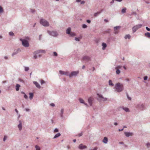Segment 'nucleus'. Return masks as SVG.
Segmentation results:
<instances>
[{"label":"nucleus","mask_w":150,"mask_h":150,"mask_svg":"<svg viewBox=\"0 0 150 150\" xmlns=\"http://www.w3.org/2000/svg\"><path fill=\"white\" fill-rule=\"evenodd\" d=\"M125 134L126 136L127 137H128L130 136H132L133 135V133L131 132H125Z\"/></svg>","instance_id":"13"},{"label":"nucleus","mask_w":150,"mask_h":150,"mask_svg":"<svg viewBox=\"0 0 150 150\" xmlns=\"http://www.w3.org/2000/svg\"><path fill=\"white\" fill-rule=\"evenodd\" d=\"M34 84L38 88H40V84L36 81H34Z\"/></svg>","instance_id":"16"},{"label":"nucleus","mask_w":150,"mask_h":150,"mask_svg":"<svg viewBox=\"0 0 150 150\" xmlns=\"http://www.w3.org/2000/svg\"><path fill=\"white\" fill-rule=\"evenodd\" d=\"M20 87V85L18 84H17L16 86V90L18 91L19 90V88Z\"/></svg>","instance_id":"22"},{"label":"nucleus","mask_w":150,"mask_h":150,"mask_svg":"<svg viewBox=\"0 0 150 150\" xmlns=\"http://www.w3.org/2000/svg\"><path fill=\"white\" fill-rule=\"evenodd\" d=\"M87 22L89 23H91V21L89 20H87Z\"/></svg>","instance_id":"50"},{"label":"nucleus","mask_w":150,"mask_h":150,"mask_svg":"<svg viewBox=\"0 0 150 150\" xmlns=\"http://www.w3.org/2000/svg\"><path fill=\"white\" fill-rule=\"evenodd\" d=\"M20 124L18 125V127L19 128V130H21L22 129V124H21V121H19Z\"/></svg>","instance_id":"18"},{"label":"nucleus","mask_w":150,"mask_h":150,"mask_svg":"<svg viewBox=\"0 0 150 150\" xmlns=\"http://www.w3.org/2000/svg\"><path fill=\"white\" fill-rule=\"evenodd\" d=\"M40 83L41 84H42L43 83H45V82L44 80H42L40 81Z\"/></svg>","instance_id":"39"},{"label":"nucleus","mask_w":150,"mask_h":150,"mask_svg":"<svg viewBox=\"0 0 150 150\" xmlns=\"http://www.w3.org/2000/svg\"><path fill=\"white\" fill-rule=\"evenodd\" d=\"M85 67V66H83V67H82V69H84Z\"/></svg>","instance_id":"63"},{"label":"nucleus","mask_w":150,"mask_h":150,"mask_svg":"<svg viewBox=\"0 0 150 150\" xmlns=\"http://www.w3.org/2000/svg\"><path fill=\"white\" fill-rule=\"evenodd\" d=\"M53 54H54V56H56L57 55V53L55 52H53Z\"/></svg>","instance_id":"36"},{"label":"nucleus","mask_w":150,"mask_h":150,"mask_svg":"<svg viewBox=\"0 0 150 150\" xmlns=\"http://www.w3.org/2000/svg\"><path fill=\"white\" fill-rule=\"evenodd\" d=\"M145 35L147 37L150 38V33L147 32L145 34Z\"/></svg>","instance_id":"20"},{"label":"nucleus","mask_w":150,"mask_h":150,"mask_svg":"<svg viewBox=\"0 0 150 150\" xmlns=\"http://www.w3.org/2000/svg\"><path fill=\"white\" fill-rule=\"evenodd\" d=\"M79 73L78 71H74L71 72L69 75L70 77H71L73 76H76Z\"/></svg>","instance_id":"6"},{"label":"nucleus","mask_w":150,"mask_h":150,"mask_svg":"<svg viewBox=\"0 0 150 150\" xmlns=\"http://www.w3.org/2000/svg\"><path fill=\"white\" fill-rule=\"evenodd\" d=\"M148 77L147 76H145L144 78V80H146L147 79Z\"/></svg>","instance_id":"40"},{"label":"nucleus","mask_w":150,"mask_h":150,"mask_svg":"<svg viewBox=\"0 0 150 150\" xmlns=\"http://www.w3.org/2000/svg\"><path fill=\"white\" fill-rule=\"evenodd\" d=\"M45 52V51L43 50H39L37 51H36L35 52L36 54L34 56V57L35 59H36L37 58L38 56L40 57L41 56V54H39V53Z\"/></svg>","instance_id":"4"},{"label":"nucleus","mask_w":150,"mask_h":150,"mask_svg":"<svg viewBox=\"0 0 150 150\" xmlns=\"http://www.w3.org/2000/svg\"><path fill=\"white\" fill-rule=\"evenodd\" d=\"M146 145L147 147H149L150 146V144L149 143H148L146 144Z\"/></svg>","instance_id":"48"},{"label":"nucleus","mask_w":150,"mask_h":150,"mask_svg":"<svg viewBox=\"0 0 150 150\" xmlns=\"http://www.w3.org/2000/svg\"><path fill=\"white\" fill-rule=\"evenodd\" d=\"M109 84L110 85L113 86L114 85L113 84L111 80H110L109 81Z\"/></svg>","instance_id":"31"},{"label":"nucleus","mask_w":150,"mask_h":150,"mask_svg":"<svg viewBox=\"0 0 150 150\" xmlns=\"http://www.w3.org/2000/svg\"><path fill=\"white\" fill-rule=\"evenodd\" d=\"M64 110L63 109H62L61 110V112L62 114H63V113Z\"/></svg>","instance_id":"53"},{"label":"nucleus","mask_w":150,"mask_h":150,"mask_svg":"<svg viewBox=\"0 0 150 150\" xmlns=\"http://www.w3.org/2000/svg\"><path fill=\"white\" fill-rule=\"evenodd\" d=\"M123 109L124 110H125L126 112H129V109L127 108H123Z\"/></svg>","instance_id":"27"},{"label":"nucleus","mask_w":150,"mask_h":150,"mask_svg":"<svg viewBox=\"0 0 150 150\" xmlns=\"http://www.w3.org/2000/svg\"><path fill=\"white\" fill-rule=\"evenodd\" d=\"M83 59L84 60L88 61L90 60V58L88 56H86L83 57Z\"/></svg>","instance_id":"15"},{"label":"nucleus","mask_w":150,"mask_h":150,"mask_svg":"<svg viewBox=\"0 0 150 150\" xmlns=\"http://www.w3.org/2000/svg\"><path fill=\"white\" fill-rule=\"evenodd\" d=\"M116 1H117L121 2L122 0H116Z\"/></svg>","instance_id":"55"},{"label":"nucleus","mask_w":150,"mask_h":150,"mask_svg":"<svg viewBox=\"0 0 150 150\" xmlns=\"http://www.w3.org/2000/svg\"><path fill=\"white\" fill-rule=\"evenodd\" d=\"M50 105L52 106H54V103H51L50 104Z\"/></svg>","instance_id":"51"},{"label":"nucleus","mask_w":150,"mask_h":150,"mask_svg":"<svg viewBox=\"0 0 150 150\" xmlns=\"http://www.w3.org/2000/svg\"><path fill=\"white\" fill-rule=\"evenodd\" d=\"M126 8H124L122 10V13H124L126 12Z\"/></svg>","instance_id":"26"},{"label":"nucleus","mask_w":150,"mask_h":150,"mask_svg":"<svg viewBox=\"0 0 150 150\" xmlns=\"http://www.w3.org/2000/svg\"><path fill=\"white\" fill-rule=\"evenodd\" d=\"M59 72L60 74L62 75H69V73L67 72H65L61 70L59 71Z\"/></svg>","instance_id":"8"},{"label":"nucleus","mask_w":150,"mask_h":150,"mask_svg":"<svg viewBox=\"0 0 150 150\" xmlns=\"http://www.w3.org/2000/svg\"><path fill=\"white\" fill-rule=\"evenodd\" d=\"M102 45L103 46V49L104 50L107 46L106 44L104 43H103Z\"/></svg>","instance_id":"23"},{"label":"nucleus","mask_w":150,"mask_h":150,"mask_svg":"<svg viewBox=\"0 0 150 150\" xmlns=\"http://www.w3.org/2000/svg\"><path fill=\"white\" fill-rule=\"evenodd\" d=\"M114 125H117V123H116V122H115V123H114Z\"/></svg>","instance_id":"59"},{"label":"nucleus","mask_w":150,"mask_h":150,"mask_svg":"<svg viewBox=\"0 0 150 150\" xmlns=\"http://www.w3.org/2000/svg\"><path fill=\"white\" fill-rule=\"evenodd\" d=\"M82 133H80L79 134H78V136L80 137L82 136Z\"/></svg>","instance_id":"49"},{"label":"nucleus","mask_w":150,"mask_h":150,"mask_svg":"<svg viewBox=\"0 0 150 150\" xmlns=\"http://www.w3.org/2000/svg\"><path fill=\"white\" fill-rule=\"evenodd\" d=\"M40 23L41 24L45 26H48L49 25V23L48 22L44 19H41Z\"/></svg>","instance_id":"2"},{"label":"nucleus","mask_w":150,"mask_h":150,"mask_svg":"<svg viewBox=\"0 0 150 150\" xmlns=\"http://www.w3.org/2000/svg\"><path fill=\"white\" fill-rule=\"evenodd\" d=\"M50 35L54 36H56L58 35L57 33L55 31H53L51 32Z\"/></svg>","instance_id":"11"},{"label":"nucleus","mask_w":150,"mask_h":150,"mask_svg":"<svg viewBox=\"0 0 150 150\" xmlns=\"http://www.w3.org/2000/svg\"><path fill=\"white\" fill-rule=\"evenodd\" d=\"M58 131V130L57 129H55L54 130V132H57Z\"/></svg>","instance_id":"41"},{"label":"nucleus","mask_w":150,"mask_h":150,"mask_svg":"<svg viewBox=\"0 0 150 150\" xmlns=\"http://www.w3.org/2000/svg\"><path fill=\"white\" fill-rule=\"evenodd\" d=\"M93 100V98H92L90 97L89 98L88 100V102L90 105H91L92 104V102Z\"/></svg>","instance_id":"12"},{"label":"nucleus","mask_w":150,"mask_h":150,"mask_svg":"<svg viewBox=\"0 0 150 150\" xmlns=\"http://www.w3.org/2000/svg\"><path fill=\"white\" fill-rule=\"evenodd\" d=\"M82 27L83 28H87V26L86 25L83 24V25Z\"/></svg>","instance_id":"37"},{"label":"nucleus","mask_w":150,"mask_h":150,"mask_svg":"<svg viewBox=\"0 0 150 150\" xmlns=\"http://www.w3.org/2000/svg\"><path fill=\"white\" fill-rule=\"evenodd\" d=\"M86 147H87V146H86L83 145L82 144H80L79 146V148L80 149H81L86 148Z\"/></svg>","instance_id":"9"},{"label":"nucleus","mask_w":150,"mask_h":150,"mask_svg":"<svg viewBox=\"0 0 150 150\" xmlns=\"http://www.w3.org/2000/svg\"><path fill=\"white\" fill-rule=\"evenodd\" d=\"M121 68V66H118L117 67H116L115 69H120Z\"/></svg>","instance_id":"47"},{"label":"nucleus","mask_w":150,"mask_h":150,"mask_svg":"<svg viewBox=\"0 0 150 150\" xmlns=\"http://www.w3.org/2000/svg\"><path fill=\"white\" fill-rule=\"evenodd\" d=\"M3 9L0 6V13H2L3 12Z\"/></svg>","instance_id":"32"},{"label":"nucleus","mask_w":150,"mask_h":150,"mask_svg":"<svg viewBox=\"0 0 150 150\" xmlns=\"http://www.w3.org/2000/svg\"><path fill=\"white\" fill-rule=\"evenodd\" d=\"M29 69V68L28 67H25V71H27Z\"/></svg>","instance_id":"35"},{"label":"nucleus","mask_w":150,"mask_h":150,"mask_svg":"<svg viewBox=\"0 0 150 150\" xmlns=\"http://www.w3.org/2000/svg\"><path fill=\"white\" fill-rule=\"evenodd\" d=\"M25 110H26V111H28L29 110V109L26 108L25 109Z\"/></svg>","instance_id":"57"},{"label":"nucleus","mask_w":150,"mask_h":150,"mask_svg":"<svg viewBox=\"0 0 150 150\" xmlns=\"http://www.w3.org/2000/svg\"><path fill=\"white\" fill-rule=\"evenodd\" d=\"M24 97L25 99H27L28 98V96L25 94V95H24Z\"/></svg>","instance_id":"46"},{"label":"nucleus","mask_w":150,"mask_h":150,"mask_svg":"<svg viewBox=\"0 0 150 150\" xmlns=\"http://www.w3.org/2000/svg\"><path fill=\"white\" fill-rule=\"evenodd\" d=\"M7 138V136H4V138L3 139V141L4 142L6 141Z\"/></svg>","instance_id":"38"},{"label":"nucleus","mask_w":150,"mask_h":150,"mask_svg":"<svg viewBox=\"0 0 150 150\" xmlns=\"http://www.w3.org/2000/svg\"><path fill=\"white\" fill-rule=\"evenodd\" d=\"M97 95L99 97L100 100L103 101H105L107 100L106 98L103 97L101 95L98 94Z\"/></svg>","instance_id":"7"},{"label":"nucleus","mask_w":150,"mask_h":150,"mask_svg":"<svg viewBox=\"0 0 150 150\" xmlns=\"http://www.w3.org/2000/svg\"><path fill=\"white\" fill-rule=\"evenodd\" d=\"M127 96L128 99L129 100H131V98L130 97H129L127 94Z\"/></svg>","instance_id":"44"},{"label":"nucleus","mask_w":150,"mask_h":150,"mask_svg":"<svg viewBox=\"0 0 150 150\" xmlns=\"http://www.w3.org/2000/svg\"><path fill=\"white\" fill-rule=\"evenodd\" d=\"M61 135V134L60 133H58L57 134H56L54 136V138L55 139L56 138L60 136Z\"/></svg>","instance_id":"24"},{"label":"nucleus","mask_w":150,"mask_h":150,"mask_svg":"<svg viewBox=\"0 0 150 150\" xmlns=\"http://www.w3.org/2000/svg\"><path fill=\"white\" fill-rule=\"evenodd\" d=\"M76 139H74L73 140V141L74 142H76Z\"/></svg>","instance_id":"60"},{"label":"nucleus","mask_w":150,"mask_h":150,"mask_svg":"<svg viewBox=\"0 0 150 150\" xmlns=\"http://www.w3.org/2000/svg\"><path fill=\"white\" fill-rule=\"evenodd\" d=\"M31 11L32 12H34L35 11V10H33V9H32V10H31Z\"/></svg>","instance_id":"61"},{"label":"nucleus","mask_w":150,"mask_h":150,"mask_svg":"<svg viewBox=\"0 0 150 150\" xmlns=\"http://www.w3.org/2000/svg\"><path fill=\"white\" fill-rule=\"evenodd\" d=\"M104 21H105V22H108V20H107L106 19H105L104 20Z\"/></svg>","instance_id":"56"},{"label":"nucleus","mask_w":150,"mask_h":150,"mask_svg":"<svg viewBox=\"0 0 150 150\" xmlns=\"http://www.w3.org/2000/svg\"><path fill=\"white\" fill-rule=\"evenodd\" d=\"M115 69L116 70V74H119L120 72V70L118 69Z\"/></svg>","instance_id":"28"},{"label":"nucleus","mask_w":150,"mask_h":150,"mask_svg":"<svg viewBox=\"0 0 150 150\" xmlns=\"http://www.w3.org/2000/svg\"><path fill=\"white\" fill-rule=\"evenodd\" d=\"M142 26V25L141 24L137 25L132 28V30L133 32H135L138 29L141 28Z\"/></svg>","instance_id":"5"},{"label":"nucleus","mask_w":150,"mask_h":150,"mask_svg":"<svg viewBox=\"0 0 150 150\" xmlns=\"http://www.w3.org/2000/svg\"><path fill=\"white\" fill-rule=\"evenodd\" d=\"M120 28V27L119 26H116L114 27V30L115 33H117L118 32V31L117 30L119 29Z\"/></svg>","instance_id":"10"},{"label":"nucleus","mask_w":150,"mask_h":150,"mask_svg":"<svg viewBox=\"0 0 150 150\" xmlns=\"http://www.w3.org/2000/svg\"><path fill=\"white\" fill-rule=\"evenodd\" d=\"M100 13H101V12H98L97 13H95L94 14V16L95 17L97 16V15H98L99 14H100Z\"/></svg>","instance_id":"29"},{"label":"nucleus","mask_w":150,"mask_h":150,"mask_svg":"<svg viewBox=\"0 0 150 150\" xmlns=\"http://www.w3.org/2000/svg\"><path fill=\"white\" fill-rule=\"evenodd\" d=\"M97 147H95L93 149H90V150H97Z\"/></svg>","instance_id":"45"},{"label":"nucleus","mask_w":150,"mask_h":150,"mask_svg":"<svg viewBox=\"0 0 150 150\" xmlns=\"http://www.w3.org/2000/svg\"><path fill=\"white\" fill-rule=\"evenodd\" d=\"M71 28H69L67 29L66 30V33L68 34H69L71 32Z\"/></svg>","instance_id":"21"},{"label":"nucleus","mask_w":150,"mask_h":150,"mask_svg":"<svg viewBox=\"0 0 150 150\" xmlns=\"http://www.w3.org/2000/svg\"><path fill=\"white\" fill-rule=\"evenodd\" d=\"M29 94L30 95L29 98L30 100H31L33 98V93H29Z\"/></svg>","instance_id":"19"},{"label":"nucleus","mask_w":150,"mask_h":150,"mask_svg":"<svg viewBox=\"0 0 150 150\" xmlns=\"http://www.w3.org/2000/svg\"><path fill=\"white\" fill-rule=\"evenodd\" d=\"M15 111L16 112H17V113H18V111L16 109H15Z\"/></svg>","instance_id":"62"},{"label":"nucleus","mask_w":150,"mask_h":150,"mask_svg":"<svg viewBox=\"0 0 150 150\" xmlns=\"http://www.w3.org/2000/svg\"><path fill=\"white\" fill-rule=\"evenodd\" d=\"M146 29L148 31H150V29L148 27H146Z\"/></svg>","instance_id":"43"},{"label":"nucleus","mask_w":150,"mask_h":150,"mask_svg":"<svg viewBox=\"0 0 150 150\" xmlns=\"http://www.w3.org/2000/svg\"><path fill=\"white\" fill-rule=\"evenodd\" d=\"M102 142L105 144H107L108 142V139L107 137H105L104 138Z\"/></svg>","instance_id":"14"},{"label":"nucleus","mask_w":150,"mask_h":150,"mask_svg":"<svg viewBox=\"0 0 150 150\" xmlns=\"http://www.w3.org/2000/svg\"><path fill=\"white\" fill-rule=\"evenodd\" d=\"M115 91L118 92L122 91L123 89V84L118 83L115 86Z\"/></svg>","instance_id":"1"},{"label":"nucleus","mask_w":150,"mask_h":150,"mask_svg":"<svg viewBox=\"0 0 150 150\" xmlns=\"http://www.w3.org/2000/svg\"><path fill=\"white\" fill-rule=\"evenodd\" d=\"M123 130V129H121V130H120V129H119V131H122Z\"/></svg>","instance_id":"64"},{"label":"nucleus","mask_w":150,"mask_h":150,"mask_svg":"<svg viewBox=\"0 0 150 150\" xmlns=\"http://www.w3.org/2000/svg\"><path fill=\"white\" fill-rule=\"evenodd\" d=\"M35 147L36 150H40V148L39 146L36 145Z\"/></svg>","instance_id":"30"},{"label":"nucleus","mask_w":150,"mask_h":150,"mask_svg":"<svg viewBox=\"0 0 150 150\" xmlns=\"http://www.w3.org/2000/svg\"><path fill=\"white\" fill-rule=\"evenodd\" d=\"M9 34L11 36H13V35H14L13 33L12 32H9Z\"/></svg>","instance_id":"33"},{"label":"nucleus","mask_w":150,"mask_h":150,"mask_svg":"<svg viewBox=\"0 0 150 150\" xmlns=\"http://www.w3.org/2000/svg\"><path fill=\"white\" fill-rule=\"evenodd\" d=\"M71 36H74L75 35V34L73 33H71L69 34Z\"/></svg>","instance_id":"34"},{"label":"nucleus","mask_w":150,"mask_h":150,"mask_svg":"<svg viewBox=\"0 0 150 150\" xmlns=\"http://www.w3.org/2000/svg\"><path fill=\"white\" fill-rule=\"evenodd\" d=\"M85 3V1H82L81 2V4H83Z\"/></svg>","instance_id":"52"},{"label":"nucleus","mask_w":150,"mask_h":150,"mask_svg":"<svg viewBox=\"0 0 150 150\" xmlns=\"http://www.w3.org/2000/svg\"><path fill=\"white\" fill-rule=\"evenodd\" d=\"M114 2V0H112V1L110 2L111 3H113Z\"/></svg>","instance_id":"58"},{"label":"nucleus","mask_w":150,"mask_h":150,"mask_svg":"<svg viewBox=\"0 0 150 150\" xmlns=\"http://www.w3.org/2000/svg\"><path fill=\"white\" fill-rule=\"evenodd\" d=\"M75 40L77 41H79V38H75Z\"/></svg>","instance_id":"42"},{"label":"nucleus","mask_w":150,"mask_h":150,"mask_svg":"<svg viewBox=\"0 0 150 150\" xmlns=\"http://www.w3.org/2000/svg\"><path fill=\"white\" fill-rule=\"evenodd\" d=\"M130 37V36L129 35H127L125 36V39H127V38L129 39Z\"/></svg>","instance_id":"25"},{"label":"nucleus","mask_w":150,"mask_h":150,"mask_svg":"<svg viewBox=\"0 0 150 150\" xmlns=\"http://www.w3.org/2000/svg\"><path fill=\"white\" fill-rule=\"evenodd\" d=\"M76 2H79L81 1V0H76Z\"/></svg>","instance_id":"54"},{"label":"nucleus","mask_w":150,"mask_h":150,"mask_svg":"<svg viewBox=\"0 0 150 150\" xmlns=\"http://www.w3.org/2000/svg\"><path fill=\"white\" fill-rule=\"evenodd\" d=\"M79 100L81 103H83L85 105H86L87 106H88L87 104L84 102V101L83 99H82L81 98H80L79 99Z\"/></svg>","instance_id":"17"},{"label":"nucleus","mask_w":150,"mask_h":150,"mask_svg":"<svg viewBox=\"0 0 150 150\" xmlns=\"http://www.w3.org/2000/svg\"><path fill=\"white\" fill-rule=\"evenodd\" d=\"M20 40L22 41L23 45L25 47H28L29 46V44L28 41L25 40L21 39Z\"/></svg>","instance_id":"3"}]
</instances>
